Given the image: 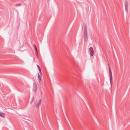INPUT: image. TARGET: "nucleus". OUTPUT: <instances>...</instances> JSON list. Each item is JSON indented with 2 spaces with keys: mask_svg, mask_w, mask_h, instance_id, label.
I'll return each instance as SVG.
<instances>
[{
  "mask_svg": "<svg viewBox=\"0 0 130 130\" xmlns=\"http://www.w3.org/2000/svg\"><path fill=\"white\" fill-rule=\"evenodd\" d=\"M84 37L85 42H87L88 40V36L87 35V27L85 25L84 27Z\"/></svg>",
  "mask_w": 130,
  "mask_h": 130,
  "instance_id": "obj_1",
  "label": "nucleus"
},
{
  "mask_svg": "<svg viewBox=\"0 0 130 130\" xmlns=\"http://www.w3.org/2000/svg\"><path fill=\"white\" fill-rule=\"evenodd\" d=\"M109 75H110V83L111 84L112 82V73L111 71V68H110L109 66Z\"/></svg>",
  "mask_w": 130,
  "mask_h": 130,
  "instance_id": "obj_2",
  "label": "nucleus"
},
{
  "mask_svg": "<svg viewBox=\"0 0 130 130\" xmlns=\"http://www.w3.org/2000/svg\"><path fill=\"white\" fill-rule=\"evenodd\" d=\"M128 3L127 1H125V8L126 12L128 11Z\"/></svg>",
  "mask_w": 130,
  "mask_h": 130,
  "instance_id": "obj_3",
  "label": "nucleus"
},
{
  "mask_svg": "<svg viewBox=\"0 0 130 130\" xmlns=\"http://www.w3.org/2000/svg\"><path fill=\"white\" fill-rule=\"evenodd\" d=\"M89 50L91 56H93L94 53L93 48L92 47H90L89 48Z\"/></svg>",
  "mask_w": 130,
  "mask_h": 130,
  "instance_id": "obj_4",
  "label": "nucleus"
},
{
  "mask_svg": "<svg viewBox=\"0 0 130 130\" xmlns=\"http://www.w3.org/2000/svg\"><path fill=\"white\" fill-rule=\"evenodd\" d=\"M37 89V86L36 84L34 85L33 87V90L34 92H35Z\"/></svg>",
  "mask_w": 130,
  "mask_h": 130,
  "instance_id": "obj_5",
  "label": "nucleus"
},
{
  "mask_svg": "<svg viewBox=\"0 0 130 130\" xmlns=\"http://www.w3.org/2000/svg\"><path fill=\"white\" fill-rule=\"evenodd\" d=\"M5 114L3 113H1L0 112V116L2 118H4L5 117Z\"/></svg>",
  "mask_w": 130,
  "mask_h": 130,
  "instance_id": "obj_6",
  "label": "nucleus"
},
{
  "mask_svg": "<svg viewBox=\"0 0 130 130\" xmlns=\"http://www.w3.org/2000/svg\"><path fill=\"white\" fill-rule=\"evenodd\" d=\"M38 79L39 80V83H40V82L41 80V78L40 76V74L39 73H38Z\"/></svg>",
  "mask_w": 130,
  "mask_h": 130,
  "instance_id": "obj_7",
  "label": "nucleus"
},
{
  "mask_svg": "<svg viewBox=\"0 0 130 130\" xmlns=\"http://www.w3.org/2000/svg\"><path fill=\"white\" fill-rule=\"evenodd\" d=\"M41 99H40L38 101V104L40 105V104L41 103Z\"/></svg>",
  "mask_w": 130,
  "mask_h": 130,
  "instance_id": "obj_8",
  "label": "nucleus"
},
{
  "mask_svg": "<svg viewBox=\"0 0 130 130\" xmlns=\"http://www.w3.org/2000/svg\"><path fill=\"white\" fill-rule=\"evenodd\" d=\"M35 106L37 108H39V107L40 105L38 104V103H37L35 104Z\"/></svg>",
  "mask_w": 130,
  "mask_h": 130,
  "instance_id": "obj_9",
  "label": "nucleus"
},
{
  "mask_svg": "<svg viewBox=\"0 0 130 130\" xmlns=\"http://www.w3.org/2000/svg\"><path fill=\"white\" fill-rule=\"evenodd\" d=\"M21 3H19V4H17L16 5V6H20L21 5Z\"/></svg>",
  "mask_w": 130,
  "mask_h": 130,
  "instance_id": "obj_10",
  "label": "nucleus"
},
{
  "mask_svg": "<svg viewBox=\"0 0 130 130\" xmlns=\"http://www.w3.org/2000/svg\"><path fill=\"white\" fill-rule=\"evenodd\" d=\"M37 67H38V69H39V70H40V69H40V67H39V66H38V65H37Z\"/></svg>",
  "mask_w": 130,
  "mask_h": 130,
  "instance_id": "obj_11",
  "label": "nucleus"
},
{
  "mask_svg": "<svg viewBox=\"0 0 130 130\" xmlns=\"http://www.w3.org/2000/svg\"><path fill=\"white\" fill-rule=\"evenodd\" d=\"M39 74L41 75V74L42 73L41 69L39 70Z\"/></svg>",
  "mask_w": 130,
  "mask_h": 130,
  "instance_id": "obj_12",
  "label": "nucleus"
},
{
  "mask_svg": "<svg viewBox=\"0 0 130 130\" xmlns=\"http://www.w3.org/2000/svg\"><path fill=\"white\" fill-rule=\"evenodd\" d=\"M36 50V55H37V54L38 53V51H37V48H36V49H35Z\"/></svg>",
  "mask_w": 130,
  "mask_h": 130,
  "instance_id": "obj_13",
  "label": "nucleus"
},
{
  "mask_svg": "<svg viewBox=\"0 0 130 130\" xmlns=\"http://www.w3.org/2000/svg\"><path fill=\"white\" fill-rule=\"evenodd\" d=\"M24 119L27 120V119L26 118L27 117H25V116H24Z\"/></svg>",
  "mask_w": 130,
  "mask_h": 130,
  "instance_id": "obj_14",
  "label": "nucleus"
},
{
  "mask_svg": "<svg viewBox=\"0 0 130 130\" xmlns=\"http://www.w3.org/2000/svg\"><path fill=\"white\" fill-rule=\"evenodd\" d=\"M34 48H35L36 47V46L35 44L34 46Z\"/></svg>",
  "mask_w": 130,
  "mask_h": 130,
  "instance_id": "obj_15",
  "label": "nucleus"
},
{
  "mask_svg": "<svg viewBox=\"0 0 130 130\" xmlns=\"http://www.w3.org/2000/svg\"><path fill=\"white\" fill-rule=\"evenodd\" d=\"M33 101V98H32V100H31V103Z\"/></svg>",
  "mask_w": 130,
  "mask_h": 130,
  "instance_id": "obj_16",
  "label": "nucleus"
},
{
  "mask_svg": "<svg viewBox=\"0 0 130 130\" xmlns=\"http://www.w3.org/2000/svg\"><path fill=\"white\" fill-rule=\"evenodd\" d=\"M35 49H36V48H37L36 47L35 48Z\"/></svg>",
  "mask_w": 130,
  "mask_h": 130,
  "instance_id": "obj_17",
  "label": "nucleus"
}]
</instances>
